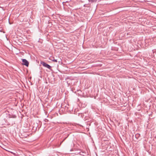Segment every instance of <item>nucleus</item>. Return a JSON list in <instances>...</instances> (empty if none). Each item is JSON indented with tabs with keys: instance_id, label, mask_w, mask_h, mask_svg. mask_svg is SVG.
<instances>
[{
	"instance_id": "20e7f679",
	"label": "nucleus",
	"mask_w": 156,
	"mask_h": 156,
	"mask_svg": "<svg viewBox=\"0 0 156 156\" xmlns=\"http://www.w3.org/2000/svg\"><path fill=\"white\" fill-rule=\"evenodd\" d=\"M52 60V61H53L54 62H57V60H56V59H53V60Z\"/></svg>"
},
{
	"instance_id": "39448f33",
	"label": "nucleus",
	"mask_w": 156,
	"mask_h": 156,
	"mask_svg": "<svg viewBox=\"0 0 156 156\" xmlns=\"http://www.w3.org/2000/svg\"><path fill=\"white\" fill-rule=\"evenodd\" d=\"M86 5H87V4H85L83 5V6L85 7H87V6H86Z\"/></svg>"
},
{
	"instance_id": "423d86ee",
	"label": "nucleus",
	"mask_w": 156,
	"mask_h": 156,
	"mask_svg": "<svg viewBox=\"0 0 156 156\" xmlns=\"http://www.w3.org/2000/svg\"><path fill=\"white\" fill-rule=\"evenodd\" d=\"M66 138H65V139L63 140L62 141V142L61 143H61H62L63 142V141L64 140H65L66 139Z\"/></svg>"
},
{
	"instance_id": "f03ea898",
	"label": "nucleus",
	"mask_w": 156,
	"mask_h": 156,
	"mask_svg": "<svg viewBox=\"0 0 156 156\" xmlns=\"http://www.w3.org/2000/svg\"><path fill=\"white\" fill-rule=\"evenodd\" d=\"M41 64H42L46 68H47L49 69H50L51 68V67L49 65L47 64L46 62H41Z\"/></svg>"
},
{
	"instance_id": "0eeeda50",
	"label": "nucleus",
	"mask_w": 156,
	"mask_h": 156,
	"mask_svg": "<svg viewBox=\"0 0 156 156\" xmlns=\"http://www.w3.org/2000/svg\"><path fill=\"white\" fill-rule=\"evenodd\" d=\"M11 153H12V154H14L12 152H10Z\"/></svg>"
},
{
	"instance_id": "f257e3e1",
	"label": "nucleus",
	"mask_w": 156,
	"mask_h": 156,
	"mask_svg": "<svg viewBox=\"0 0 156 156\" xmlns=\"http://www.w3.org/2000/svg\"><path fill=\"white\" fill-rule=\"evenodd\" d=\"M22 64L28 67L29 66L28 62L25 59H22Z\"/></svg>"
},
{
	"instance_id": "7ed1b4c3",
	"label": "nucleus",
	"mask_w": 156,
	"mask_h": 156,
	"mask_svg": "<svg viewBox=\"0 0 156 156\" xmlns=\"http://www.w3.org/2000/svg\"><path fill=\"white\" fill-rule=\"evenodd\" d=\"M89 2H95L97 1V0H88Z\"/></svg>"
}]
</instances>
